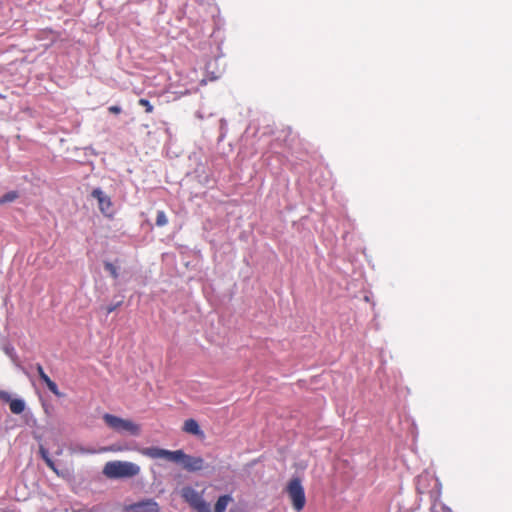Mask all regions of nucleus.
Listing matches in <instances>:
<instances>
[{"label": "nucleus", "instance_id": "15", "mask_svg": "<svg viewBox=\"0 0 512 512\" xmlns=\"http://www.w3.org/2000/svg\"><path fill=\"white\" fill-rule=\"evenodd\" d=\"M155 224L158 227H163L168 224L167 215L163 210H157Z\"/></svg>", "mask_w": 512, "mask_h": 512}, {"label": "nucleus", "instance_id": "17", "mask_svg": "<svg viewBox=\"0 0 512 512\" xmlns=\"http://www.w3.org/2000/svg\"><path fill=\"white\" fill-rule=\"evenodd\" d=\"M39 455L43 459V461L47 464L52 460L50 457L49 451L47 448H45L43 445L39 446Z\"/></svg>", "mask_w": 512, "mask_h": 512}, {"label": "nucleus", "instance_id": "18", "mask_svg": "<svg viewBox=\"0 0 512 512\" xmlns=\"http://www.w3.org/2000/svg\"><path fill=\"white\" fill-rule=\"evenodd\" d=\"M139 105L143 106L145 108V111L147 113H152L153 112V105L150 103V101L146 98H140L139 101H138Z\"/></svg>", "mask_w": 512, "mask_h": 512}, {"label": "nucleus", "instance_id": "12", "mask_svg": "<svg viewBox=\"0 0 512 512\" xmlns=\"http://www.w3.org/2000/svg\"><path fill=\"white\" fill-rule=\"evenodd\" d=\"M123 299V295L115 296L114 301L106 307V314L109 315L110 313L114 312L117 308H119L123 303Z\"/></svg>", "mask_w": 512, "mask_h": 512}, {"label": "nucleus", "instance_id": "10", "mask_svg": "<svg viewBox=\"0 0 512 512\" xmlns=\"http://www.w3.org/2000/svg\"><path fill=\"white\" fill-rule=\"evenodd\" d=\"M10 410L13 414H21L26 407L25 401L21 398L12 399L9 403Z\"/></svg>", "mask_w": 512, "mask_h": 512}, {"label": "nucleus", "instance_id": "13", "mask_svg": "<svg viewBox=\"0 0 512 512\" xmlns=\"http://www.w3.org/2000/svg\"><path fill=\"white\" fill-rule=\"evenodd\" d=\"M19 197L17 191H9L0 197V205L15 201Z\"/></svg>", "mask_w": 512, "mask_h": 512}, {"label": "nucleus", "instance_id": "28", "mask_svg": "<svg viewBox=\"0 0 512 512\" xmlns=\"http://www.w3.org/2000/svg\"><path fill=\"white\" fill-rule=\"evenodd\" d=\"M230 512H234V511H230Z\"/></svg>", "mask_w": 512, "mask_h": 512}, {"label": "nucleus", "instance_id": "1", "mask_svg": "<svg viewBox=\"0 0 512 512\" xmlns=\"http://www.w3.org/2000/svg\"><path fill=\"white\" fill-rule=\"evenodd\" d=\"M141 454L151 459H165L170 462L180 464L188 472L194 473L205 468V460L200 456L186 454L183 450H167L164 448L152 446L141 450Z\"/></svg>", "mask_w": 512, "mask_h": 512}, {"label": "nucleus", "instance_id": "22", "mask_svg": "<svg viewBox=\"0 0 512 512\" xmlns=\"http://www.w3.org/2000/svg\"><path fill=\"white\" fill-rule=\"evenodd\" d=\"M109 112L113 114H119L122 111V108L119 105H112L108 108Z\"/></svg>", "mask_w": 512, "mask_h": 512}, {"label": "nucleus", "instance_id": "27", "mask_svg": "<svg viewBox=\"0 0 512 512\" xmlns=\"http://www.w3.org/2000/svg\"><path fill=\"white\" fill-rule=\"evenodd\" d=\"M197 116H198L199 118H203V116H202V114H201L200 112H197Z\"/></svg>", "mask_w": 512, "mask_h": 512}, {"label": "nucleus", "instance_id": "19", "mask_svg": "<svg viewBox=\"0 0 512 512\" xmlns=\"http://www.w3.org/2000/svg\"><path fill=\"white\" fill-rule=\"evenodd\" d=\"M36 371L39 375V378L44 382L46 383L48 380H50V377L45 373L43 367L41 364L37 363L36 364Z\"/></svg>", "mask_w": 512, "mask_h": 512}, {"label": "nucleus", "instance_id": "5", "mask_svg": "<svg viewBox=\"0 0 512 512\" xmlns=\"http://www.w3.org/2000/svg\"><path fill=\"white\" fill-rule=\"evenodd\" d=\"M182 497L197 512H211L209 503H207L202 495L194 488L190 486L183 488Z\"/></svg>", "mask_w": 512, "mask_h": 512}, {"label": "nucleus", "instance_id": "20", "mask_svg": "<svg viewBox=\"0 0 512 512\" xmlns=\"http://www.w3.org/2000/svg\"><path fill=\"white\" fill-rule=\"evenodd\" d=\"M226 131H227V121L222 118L220 120V137L223 138L226 134Z\"/></svg>", "mask_w": 512, "mask_h": 512}, {"label": "nucleus", "instance_id": "7", "mask_svg": "<svg viewBox=\"0 0 512 512\" xmlns=\"http://www.w3.org/2000/svg\"><path fill=\"white\" fill-rule=\"evenodd\" d=\"M127 512H159V504L154 499H144L126 506Z\"/></svg>", "mask_w": 512, "mask_h": 512}, {"label": "nucleus", "instance_id": "6", "mask_svg": "<svg viewBox=\"0 0 512 512\" xmlns=\"http://www.w3.org/2000/svg\"><path fill=\"white\" fill-rule=\"evenodd\" d=\"M91 196L97 200L99 210L105 216L111 217L113 215L111 199L101 188L98 187L93 189Z\"/></svg>", "mask_w": 512, "mask_h": 512}, {"label": "nucleus", "instance_id": "21", "mask_svg": "<svg viewBox=\"0 0 512 512\" xmlns=\"http://www.w3.org/2000/svg\"><path fill=\"white\" fill-rule=\"evenodd\" d=\"M0 399L7 403H10V401L12 400L10 394L3 390H0Z\"/></svg>", "mask_w": 512, "mask_h": 512}, {"label": "nucleus", "instance_id": "11", "mask_svg": "<svg viewBox=\"0 0 512 512\" xmlns=\"http://www.w3.org/2000/svg\"><path fill=\"white\" fill-rule=\"evenodd\" d=\"M71 453L74 454H94L96 453V450L93 448H86L82 446L81 444H72L69 448Z\"/></svg>", "mask_w": 512, "mask_h": 512}, {"label": "nucleus", "instance_id": "26", "mask_svg": "<svg viewBox=\"0 0 512 512\" xmlns=\"http://www.w3.org/2000/svg\"><path fill=\"white\" fill-rule=\"evenodd\" d=\"M211 65H212V63H211V62H209V63L207 64V71H208V72H209V70H210Z\"/></svg>", "mask_w": 512, "mask_h": 512}, {"label": "nucleus", "instance_id": "23", "mask_svg": "<svg viewBox=\"0 0 512 512\" xmlns=\"http://www.w3.org/2000/svg\"><path fill=\"white\" fill-rule=\"evenodd\" d=\"M46 465H47L51 470H53L56 474H59V471H58V469H57V467H56V464H55V462H54L53 460H51L50 462H48Z\"/></svg>", "mask_w": 512, "mask_h": 512}, {"label": "nucleus", "instance_id": "9", "mask_svg": "<svg viewBox=\"0 0 512 512\" xmlns=\"http://www.w3.org/2000/svg\"><path fill=\"white\" fill-rule=\"evenodd\" d=\"M233 501V498L230 494L221 495L216 504L214 512H225L228 504Z\"/></svg>", "mask_w": 512, "mask_h": 512}, {"label": "nucleus", "instance_id": "2", "mask_svg": "<svg viewBox=\"0 0 512 512\" xmlns=\"http://www.w3.org/2000/svg\"><path fill=\"white\" fill-rule=\"evenodd\" d=\"M139 472V465L128 461H109L103 468V474L110 479L130 478Z\"/></svg>", "mask_w": 512, "mask_h": 512}, {"label": "nucleus", "instance_id": "8", "mask_svg": "<svg viewBox=\"0 0 512 512\" xmlns=\"http://www.w3.org/2000/svg\"><path fill=\"white\" fill-rule=\"evenodd\" d=\"M183 430L192 435L200 436L203 435V431L200 429L198 422L194 419H187L184 422Z\"/></svg>", "mask_w": 512, "mask_h": 512}, {"label": "nucleus", "instance_id": "25", "mask_svg": "<svg viewBox=\"0 0 512 512\" xmlns=\"http://www.w3.org/2000/svg\"><path fill=\"white\" fill-rule=\"evenodd\" d=\"M211 74H212V77H211L212 80H215L219 77V75L215 74L214 72H211Z\"/></svg>", "mask_w": 512, "mask_h": 512}, {"label": "nucleus", "instance_id": "3", "mask_svg": "<svg viewBox=\"0 0 512 512\" xmlns=\"http://www.w3.org/2000/svg\"><path fill=\"white\" fill-rule=\"evenodd\" d=\"M104 422L114 431L118 433H127L131 436H139L141 432L140 425L129 419H123L119 416L105 413L103 415Z\"/></svg>", "mask_w": 512, "mask_h": 512}, {"label": "nucleus", "instance_id": "4", "mask_svg": "<svg viewBox=\"0 0 512 512\" xmlns=\"http://www.w3.org/2000/svg\"><path fill=\"white\" fill-rule=\"evenodd\" d=\"M287 493L296 511H301L306 503L305 490L298 477L292 478L287 486Z\"/></svg>", "mask_w": 512, "mask_h": 512}, {"label": "nucleus", "instance_id": "24", "mask_svg": "<svg viewBox=\"0 0 512 512\" xmlns=\"http://www.w3.org/2000/svg\"><path fill=\"white\" fill-rule=\"evenodd\" d=\"M46 465H47L51 470H53L56 474H59V471H58V469H57V467H56V464H55V462H54L53 460H51L50 462H48Z\"/></svg>", "mask_w": 512, "mask_h": 512}, {"label": "nucleus", "instance_id": "14", "mask_svg": "<svg viewBox=\"0 0 512 512\" xmlns=\"http://www.w3.org/2000/svg\"><path fill=\"white\" fill-rule=\"evenodd\" d=\"M104 269L109 272L114 279L119 277V268L112 262L104 261Z\"/></svg>", "mask_w": 512, "mask_h": 512}, {"label": "nucleus", "instance_id": "16", "mask_svg": "<svg viewBox=\"0 0 512 512\" xmlns=\"http://www.w3.org/2000/svg\"><path fill=\"white\" fill-rule=\"evenodd\" d=\"M45 384H46L47 388H48V389H49V390H50V391H51V392H52L56 397H58V398H62V397H64V396H65V394H64V393H62V392L58 389L57 384H56L54 381H52L51 379H50V380H48Z\"/></svg>", "mask_w": 512, "mask_h": 512}]
</instances>
